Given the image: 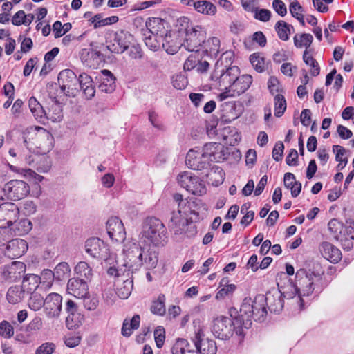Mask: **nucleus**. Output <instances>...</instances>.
<instances>
[{
    "label": "nucleus",
    "mask_w": 354,
    "mask_h": 354,
    "mask_svg": "<svg viewBox=\"0 0 354 354\" xmlns=\"http://www.w3.org/2000/svg\"><path fill=\"white\" fill-rule=\"evenodd\" d=\"M168 225L171 232H173L174 234L184 233L187 236L191 237L197 232L195 225L187 224V221L175 212H172Z\"/></svg>",
    "instance_id": "nucleus-14"
},
{
    "label": "nucleus",
    "mask_w": 354,
    "mask_h": 354,
    "mask_svg": "<svg viewBox=\"0 0 354 354\" xmlns=\"http://www.w3.org/2000/svg\"><path fill=\"white\" fill-rule=\"evenodd\" d=\"M84 321V316L80 313H73L68 314L66 318V324L69 329L79 327Z\"/></svg>",
    "instance_id": "nucleus-44"
},
{
    "label": "nucleus",
    "mask_w": 354,
    "mask_h": 354,
    "mask_svg": "<svg viewBox=\"0 0 354 354\" xmlns=\"http://www.w3.org/2000/svg\"><path fill=\"white\" fill-rule=\"evenodd\" d=\"M71 272L70 267L66 262L59 263L55 268L54 271H50V274H53L54 279L57 281H62L66 279Z\"/></svg>",
    "instance_id": "nucleus-38"
},
{
    "label": "nucleus",
    "mask_w": 354,
    "mask_h": 354,
    "mask_svg": "<svg viewBox=\"0 0 354 354\" xmlns=\"http://www.w3.org/2000/svg\"><path fill=\"white\" fill-rule=\"evenodd\" d=\"M266 306L271 313H279L283 308L284 301L281 298L280 291L273 288L266 292L264 295Z\"/></svg>",
    "instance_id": "nucleus-21"
},
{
    "label": "nucleus",
    "mask_w": 354,
    "mask_h": 354,
    "mask_svg": "<svg viewBox=\"0 0 354 354\" xmlns=\"http://www.w3.org/2000/svg\"><path fill=\"white\" fill-rule=\"evenodd\" d=\"M195 207H197V204L194 201H187L184 204H178V209L176 213L187 221L188 216H190V211Z\"/></svg>",
    "instance_id": "nucleus-47"
},
{
    "label": "nucleus",
    "mask_w": 354,
    "mask_h": 354,
    "mask_svg": "<svg viewBox=\"0 0 354 354\" xmlns=\"http://www.w3.org/2000/svg\"><path fill=\"white\" fill-rule=\"evenodd\" d=\"M240 74V69L236 66L226 67L219 70L218 62L211 75V80L216 82L215 86L218 89L230 88L236 77Z\"/></svg>",
    "instance_id": "nucleus-9"
},
{
    "label": "nucleus",
    "mask_w": 354,
    "mask_h": 354,
    "mask_svg": "<svg viewBox=\"0 0 354 354\" xmlns=\"http://www.w3.org/2000/svg\"><path fill=\"white\" fill-rule=\"evenodd\" d=\"M275 30L277 32L279 37L283 41L289 39L290 35V28H293L284 21L280 20L275 24Z\"/></svg>",
    "instance_id": "nucleus-42"
},
{
    "label": "nucleus",
    "mask_w": 354,
    "mask_h": 354,
    "mask_svg": "<svg viewBox=\"0 0 354 354\" xmlns=\"http://www.w3.org/2000/svg\"><path fill=\"white\" fill-rule=\"evenodd\" d=\"M165 21L159 17L149 18L145 22V29L150 33L164 36L167 33L165 28Z\"/></svg>",
    "instance_id": "nucleus-30"
},
{
    "label": "nucleus",
    "mask_w": 354,
    "mask_h": 354,
    "mask_svg": "<svg viewBox=\"0 0 354 354\" xmlns=\"http://www.w3.org/2000/svg\"><path fill=\"white\" fill-rule=\"evenodd\" d=\"M192 53L185 60L183 68L185 71L195 69L199 73H206L209 68V60L207 56L201 53V49H197Z\"/></svg>",
    "instance_id": "nucleus-12"
},
{
    "label": "nucleus",
    "mask_w": 354,
    "mask_h": 354,
    "mask_svg": "<svg viewBox=\"0 0 354 354\" xmlns=\"http://www.w3.org/2000/svg\"><path fill=\"white\" fill-rule=\"evenodd\" d=\"M142 239L155 246L164 245L167 242V230L162 221L156 217H147L143 224Z\"/></svg>",
    "instance_id": "nucleus-5"
},
{
    "label": "nucleus",
    "mask_w": 354,
    "mask_h": 354,
    "mask_svg": "<svg viewBox=\"0 0 354 354\" xmlns=\"http://www.w3.org/2000/svg\"><path fill=\"white\" fill-rule=\"evenodd\" d=\"M62 297L57 293H50L44 299V312L48 317H57L62 310Z\"/></svg>",
    "instance_id": "nucleus-20"
},
{
    "label": "nucleus",
    "mask_w": 354,
    "mask_h": 354,
    "mask_svg": "<svg viewBox=\"0 0 354 354\" xmlns=\"http://www.w3.org/2000/svg\"><path fill=\"white\" fill-rule=\"evenodd\" d=\"M28 106L30 111L36 118H41L44 115V110L42 106L34 97H31L28 100Z\"/></svg>",
    "instance_id": "nucleus-48"
},
{
    "label": "nucleus",
    "mask_w": 354,
    "mask_h": 354,
    "mask_svg": "<svg viewBox=\"0 0 354 354\" xmlns=\"http://www.w3.org/2000/svg\"><path fill=\"white\" fill-rule=\"evenodd\" d=\"M88 284L85 279L79 277L72 278L68 280L67 290L69 294L77 298H82L88 294Z\"/></svg>",
    "instance_id": "nucleus-24"
},
{
    "label": "nucleus",
    "mask_w": 354,
    "mask_h": 354,
    "mask_svg": "<svg viewBox=\"0 0 354 354\" xmlns=\"http://www.w3.org/2000/svg\"><path fill=\"white\" fill-rule=\"evenodd\" d=\"M124 272H127V276L129 275V272H133L144 266L147 270H151L156 267V259L153 254H149L148 259L142 260V255H145L144 247L136 243L125 245L124 249Z\"/></svg>",
    "instance_id": "nucleus-3"
},
{
    "label": "nucleus",
    "mask_w": 354,
    "mask_h": 354,
    "mask_svg": "<svg viewBox=\"0 0 354 354\" xmlns=\"http://www.w3.org/2000/svg\"><path fill=\"white\" fill-rule=\"evenodd\" d=\"M284 145L282 142H277L272 150V158L275 161H280L283 154Z\"/></svg>",
    "instance_id": "nucleus-60"
},
{
    "label": "nucleus",
    "mask_w": 354,
    "mask_h": 354,
    "mask_svg": "<svg viewBox=\"0 0 354 354\" xmlns=\"http://www.w3.org/2000/svg\"><path fill=\"white\" fill-rule=\"evenodd\" d=\"M102 77L99 88L101 91L106 93H112L115 88V77L113 74L109 70L104 69L102 71Z\"/></svg>",
    "instance_id": "nucleus-29"
},
{
    "label": "nucleus",
    "mask_w": 354,
    "mask_h": 354,
    "mask_svg": "<svg viewBox=\"0 0 354 354\" xmlns=\"http://www.w3.org/2000/svg\"><path fill=\"white\" fill-rule=\"evenodd\" d=\"M268 87L270 92L274 95V93H280L283 91L282 85L278 79L274 76H271L268 82Z\"/></svg>",
    "instance_id": "nucleus-52"
},
{
    "label": "nucleus",
    "mask_w": 354,
    "mask_h": 354,
    "mask_svg": "<svg viewBox=\"0 0 354 354\" xmlns=\"http://www.w3.org/2000/svg\"><path fill=\"white\" fill-rule=\"evenodd\" d=\"M58 84L66 95H73L74 92L78 91V78L71 69L63 70L59 73Z\"/></svg>",
    "instance_id": "nucleus-15"
},
{
    "label": "nucleus",
    "mask_w": 354,
    "mask_h": 354,
    "mask_svg": "<svg viewBox=\"0 0 354 354\" xmlns=\"http://www.w3.org/2000/svg\"><path fill=\"white\" fill-rule=\"evenodd\" d=\"M141 31L145 45L150 50L157 51L160 48L163 36L150 33L147 30L142 29Z\"/></svg>",
    "instance_id": "nucleus-31"
},
{
    "label": "nucleus",
    "mask_w": 354,
    "mask_h": 354,
    "mask_svg": "<svg viewBox=\"0 0 354 354\" xmlns=\"http://www.w3.org/2000/svg\"><path fill=\"white\" fill-rule=\"evenodd\" d=\"M236 328L237 324L234 315L230 318L221 316L213 320L212 332L215 337L227 340L232 337L234 332L236 333Z\"/></svg>",
    "instance_id": "nucleus-8"
},
{
    "label": "nucleus",
    "mask_w": 354,
    "mask_h": 354,
    "mask_svg": "<svg viewBox=\"0 0 354 354\" xmlns=\"http://www.w3.org/2000/svg\"><path fill=\"white\" fill-rule=\"evenodd\" d=\"M294 44L297 48H302L304 46L306 48L305 50H310L309 48L313 43V37L310 33H303L300 35H296L294 38Z\"/></svg>",
    "instance_id": "nucleus-39"
},
{
    "label": "nucleus",
    "mask_w": 354,
    "mask_h": 354,
    "mask_svg": "<svg viewBox=\"0 0 354 354\" xmlns=\"http://www.w3.org/2000/svg\"><path fill=\"white\" fill-rule=\"evenodd\" d=\"M319 251L324 258L333 263H337L342 257L339 249L329 242H322L319 247Z\"/></svg>",
    "instance_id": "nucleus-25"
},
{
    "label": "nucleus",
    "mask_w": 354,
    "mask_h": 354,
    "mask_svg": "<svg viewBox=\"0 0 354 354\" xmlns=\"http://www.w3.org/2000/svg\"><path fill=\"white\" fill-rule=\"evenodd\" d=\"M39 280V277L35 274H30L24 276L21 286H14L8 289L6 295L8 301L12 304L21 301L26 290L30 293L37 288Z\"/></svg>",
    "instance_id": "nucleus-7"
},
{
    "label": "nucleus",
    "mask_w": 354,
    "mask_h": 354,
    "mask_svg": "<svg viewBox=\"0 0 354 354\" xmlns=\"http://www.w3.org/2000/svg\"><path fill=\"white\" fill-rule=\"evenodd\" d=\"M35 19L33 14L26 15L24 10L17 11L12 19V23L15 26H29Z\"/></svg>",
    "instance_id": "nucleus-37"
},
{
    "label": "nucleus",
    "mask_w": 354,
    "mask_h": 354,
    "mask_svg": "<svg viewBox=\"0 0 354 354\" xmlns=\"http://www.w3.org/2000/svg\"><path fill=\"white\" fill-rule=\"evenodd\" d=\"M310 50H304L303 54V60L304 63L311 68V75L316 77L320 73V67L316 59L310 53Z\"/></svg>",
    "instance_id": "nucleus-40"
},
{
    "label": "nucleus",
    "mask_w": 354,
    "mask_h": 354,
    "mask_svg": "<svg viewBox=\"0 0 354 354\" xmlns=\"http://www.w3.org/2000/svg\"><path fill=\"white\" fill-rule=\"evenodd\" d=\"M41 132L24 133V143L27 148L35 147L39 150L41 153L49 152L53 148V137L50 132L40 128Z\"/></svg>",
    "instance_id": "nucleus-6"
},
{
    "label": "nucleus",
    "mask_w": 354,
    "mask_h": 354,
    "mask_svg": "<svg viewBox=\"0 0 354 354\" xmlns=\"http://www.w3.org/2000/svg\"><path fill=\"white\" fill-rule=\"evenodd\" d=\"M266 299L264 295H257L254 299L250 297H245L240 307L239 312L235 308L230 309V317L234 315L236 317L237 328L236 335L243 337L244 335L243 328H250L252 326V319L262 322L267 315Z\"/></svg>",
    "instance_id": "nucleus-1"
},
{
    "label": "nucleus",
    "mask_w": 354,
    "mask_h": 354,
    "mask_svg": "<svg viewBox=\"0 0 354 354\" xmlns=\"http://www.w3.org/2000/svg\"><path fill=\"white\" fill-rule=\"evenodd\" d=\"M324 272H315L301 268L295 274V286L299 291L301 306L304 305L303 296H309L315 290L319 283L322 281Z\"/></svg>",
    "instance_id": "nucleus-4"
},
{
    "label": "nucleus",
    "mask_w": 354,
    "mask_h": 354,
    "mask_svg": "<svg viewBox=\"0 0 354 354\" xmlns=\"http://www.w3.org/2000/svg\"><path fill=\"white\" fill-rule=\"evenodd\" d=\"M93 85L92 78L86 73H82L78 77V91H83L84 88H89Z\"/></svg>",
    "instance_id": "nucleus-56"
},
{
    "label": "nucleus",
    "mask_w": 354,
    "mask_h": 354,
    "mask_svg": "<svg viewBox=\"0 0 354 354\" xmlns=\"http://www.w3.org/2000/svg\"><path fill=\"white\" fill-rule=\"evenodd\" d=\"M271 17V12L267 9H255L254 18L263 22L268 21Z\"/></svg>",
    "instance_id": "nucleus-58"
},
{
    "label": "nucleus",
    "mask_w": 354,
    "mask_h": 354,
    "mask_svg": "<svg viewBox=\"0 0 354 354\" xmlns=\"http://www.w3.org/2000/svg\"><path fill=\"white\" fill-rule=\"evenodd\" d=\"M83 298L84 306L88 310H94L99 305V299L97 297H86Z\"/></svg>",
    "instance_id": "nucleus-57"
},
{
    "label": "nucleus",
    "mask_w": 354,
    "mask_h": 354,
    "mask_svg": "<svg viewBox=\"0 0 354 354\" xmlns=\"http://www.w3.org/2000/svg\"><path fill=\"white\" fill-rule=\"evenodd\" d=\"M286 164L289 166H295L298 163V153L297 150L292 149L286 158Z\"/></svg>",
    "instance_id": "nucleus-64"
},
{
    "label": "nucleus",
    "mask_w": 354,
    "mask_h": 354,
    "mask_svg": "<svg viewBox=\"0 0 354 354\" xmlns=\"http://www.w3.org/2000/svg\"><path fill=\"white\" fill-rule=\"evenodd\" d=\"M133 288V281L129 279L124 280L123 286L118 288V295L121 299H127L131 295Z\"/></svg>",
    "instance_id": "nucleus-50"
},
{
    "label": "nucleus",
    "mask_w": 354,
    "mask_h": 354,
    "mask_svg": "<svg viewBox=\"0 0 354 354\" xmlns=\"http://www.w3.org/2000/svg\"><path fill=\"white\" fill-rule=\"evenodd\" d=\"M154 339L156 346L161 348L165 340V330L162 326H158L154 330Z\"/></svg>",
    "instance_id": "nucleus-55"
},
{
    "label": "nucleus",
    "mask_w": 354,
    "mask_h": 354,
    "mask_svg": "<svg viewBox=\"0 0 354 354\" xmlns=\"http://www.w3.org/2000/svg\"><path fill=\"white\" fill-rule=\"evenodd\" d=\"M4 192L12 201L24 198L30 193V187L27 183L20 180H12L5 184Z\"/></svg>",
    "instance_id": "nucleus-13"
},
{
    "label": "nucleus",
    "mask_w": 354,
    "mask_h": 354,
    "mask_svg": "<svg viewBox=\"0 0 354 354\" xmlns=\"http://www.w3.org/2000/svg\"><path fill=\"white\" fill-rule=\"evenodd\" d=\"M352 240H354V224H344L341 236H339L338 241L342 243L344 248L350 250L353 248Z\"/></svg>",
    "instance_id": "nucleus-33"
},
{
    "label": "nucleus",
    "mask_w": 354,
    "mask_h": 354,
    "mask_svg": "<svg viewBox=\"0 0 354 354\" xmlns=\"http://www.w3.org/2000/svg\"><path fill=\"white\" fill-rule=\"evenodd\" d=\"M343 226L344 224L336 218L331 219L328 223V227L330 234L337 241H338L339 236H341Z\"/></svg>",
    "instance_id": "nucleus-46"
},
{
    "label": "nucleus",
    "mask_w": 354,
    "mask_h": 354,
    "mask_svg": "<svg viewBox=\"0 0 354 354\" xmlns=\"http://www.w3.org/2000/svg\"><path fill=\"white\" fill-rule=\"evenodd\" d=\"M205 38L206 30L201 26H187L185 28L183 46L187 50L193 52L200 48Z\"/></svg>",
    "instance_id": "nucleus-10"
},
{
    "label": "nucleus",
    "mask_w": 354,
    "mask_h": 354,
    "mask_svg": "<svg viewBox=\"0 0 354 354\" xmlns=\"http://www.w3.org/2000/svg\"><path fill=\"white\" fill-rule=\"evenodd\" d=\"M140 322V317L138 315L133 316L130 322L127 319H124L122 327V334L123 336L129 337L132 334V330H136L139 328Z\"/></svg>",
    "instance_id": "nucleus-36"
},
{
    "label": "nucleus",
    "mask_w": 354,
    "mask_h": 354,
    "mask_svg": "<svg viewBox=\"0 0 354 354\" xmlns=\"http://www.w3.org/2000/svg\"><path fill=\"white\" fill-rule=\"evenodd\" d=\"M172 84L175 88L182 90L186 87L187 81L183 75H177L172 77Z\"/></svg>",
    "instance_id": "nucleus-59"
},
{
    "label": "nucleus",
    "mask_w": 354,
    "mask_h": 354,
    "mask_svg": "<svg viewBox=\"0 0 354 354\" xmlns=\"http://www.w3.org/2000/svg\"><path fill=\"white\" fill-rule=\"evenodd\" d=\"M106 230L112 241L122 242L126 239L123 223L118 217H111L107 221Z\"/></svg>",
    "instance_id": "nucleus-19"
},
{
    "label": "nucleus",
    "mask_w": 354,
    "mask_h": 354,
    "mask_svg": "<svg viewBox=\"0 0 354 354\" xmlns=\"http://www.w3.org/2000/svg\"><path fill=\"white\" fill-rule=\"evenodd\" d=\"M178 183L194 195L202 196L206 193V187L198 177L185 171L178 176Z\"/></svg>",
    "instance_id": "nucleus-11"
},
{
    "label": "nucleus",
    "mask_w": 354,
    "mask_h": 354,
    "mask_svg": "<svg viewBox=\"0 0 354 354\" xmlns=\"http://www.w3.org/2000/svg\"><path fill=\"white\" fill-rule=\"evenodd\" d=\"M20 266V268H24V264L19 262H13L10 266H6L3 267L2 274L6 279H12L15 274L17 266Z\"/></svg>",
    "instance_id": "nucleus-51"
},
{
    "label": "nucleus",
    "mask_w": 354,
    "mask_h": 354,
    "mask_svg": "<svg viewBox=\"0 0 354 354\" xmlns=\"http://www.w3.org/2000/svg\"><path fill=\"white\" fill-rule=\"evenodd\" d=\"M85 250L86 253L92 257L104 260H106L109 250L108 245L97 237L86 240Z\"/></svg>",
    "instance_id": "nucleus-16"
},
{
    "label": "nucleus",
    "mask_w": 354,
    "mask_h": 354,
    "mask_svg": "<svg viewBox=\"0 0 354 354\" xmlns=\"http://www.w3.org/2000/svg\"><path fill=\"white\" fill-rule=\"evenodd\" d=\"M250 61L254 68L259 73L265 70V59L260 53H253L250 56Z\"/></svg>",
    "instance_id": "nucleus-49"
},
{
    "label": "nucleus",
    "mask_w": 354,
    "mask_h": 354,
    "mask_svg": "<svg viewBox=\"0 0 354 354\" xmlns=\"http://www.w3.org/2000/svg\"><path fill=\"white\" fill-rule=\"evenodd\" d=\"M194 9L199 13L206 15H214L216 12V7L210 1H198L194 2Z\"/></svg>",
    "instance_id": "nucleus-35"
},
{
    "label": "nucleus",
    "mask_w": 354,
    "mask_h": 354,
    "mask_svg": "<svg viewBox=\"0 0 354 354\" xmlns=\"http://www.w3.org/2000/svg\"><path fill=\"white\" fill-rule=\"evenodd\" d=\"M236 289V286L234 284H230L224 286L221 288L216 295V299H223L230 293H232Z\"/></svg>",
    "instance_id": "nucleus-62"
},
{
    "label": "nucleus",
    "mask_w": 354,
    "mask_h": 354,
    "mask_svg": "<svg viewBox=\"0 0 354 354\" xmlns=\"http://www.w3.org/2000/svg\"><path fill=\"white\" fill-rule=\"evenodd\" d=\"M284 186L291 191V195L293 198L299 196L301 190V183L297 181L295 176L290 172L286 173L283 179Z\"/></svg>",
    "instance_id": "nucleus-32"
},
{
    "label": "nucleus",
    "mask_w": 354,
    "mask_h": 354,
    "mask_svg": "<svg viewBox=\"0 0 354 354\" xmlns=\"http://www.w3.org/2000/svg\"><path fill=\"white\" fill-rule=\"evenodd\" d=\"M172 354H198L191 348L190 344L185 339L178 338L171 348Z\"/></svg>",
    "instance_id": "nucleus-34"
},
{
    "label": "nucleus",
    "mask_w": 354,
    "mask_h": 354,
    "mask_svg": "<svg viewBox=\"0 0 354 354\" xmlns=\"http://www.w3.org/2000/svg\"><path fill=\"white\" fill-rule=\"evenodd\" d=\"M54 350V344L44 343L37 348L35 354H52Z\"/></svg>",
    "instance_id": "nucleus-63"
},
{
    "label": "nucleus",
    "mask_w": 354,
    "mask_h": 354,
    "mask_svg": "<svg viewBox=\"0 0 354 354\" xmlns=\"http://www.w3.org/2000/svg\"><path fill=\"white\" fill-rule=\"evenodd\" d=\"M225 148L217 142L206 143L202 149H190L186 156L187 166L194 170L208 169L212 162H221L226 159Z\"/></svg>",
    "instance_id": "nucleus-2"
},
{
    "label": "nucleus",
    "mask_w": 354,
    "mask_h": 354,
    "mask_svg": "<svg viewBox=\"0 0 354 354\" xmlns=\"http://www.w3.org/2000/svg\"><path fill=\"white\" fill-rule=\"evenodd\" d=\"M14 335L12 326L6 320L0 323V335L5 338H10Z\"/></svg>",
    "instance_id": "nucleus-53"
},
{
    "label": "nucleus",
    "mask_w": 354,
    "mask_h": 354,
    "mask_svg": "<svg viewBox=\"0 0 354 354\" xmlns=\"http://www.w3.org/2000/svg\"><path fill=\"white\" fill-rule=\"evenodd\" d=\"M274 115L281 117L286 109V101L284 96L278 93L274 97Z\"/></svg>",
    "instance_id": "nucleus-45"
},
{
    "label": "nucleus",
    "mask_w": 354,
    "mask_h": 354,
    "mask_svg": "<svg viewBox=\"0 0 354 354\" xmlns=\"http://www.w3.org/2000/svg\"><path fill=\"white\" fill-rule=\"evenodd\" d=\"M165 295L160 294L156 300L153 301L150 310L151 313L156 315L162 316L166 313L165 308Z\"/></svg>",
    "instance_id": "nucleus-41"
},
{
    "label": "nucleus",
    "mask_w": 354,
    "mask_h": 354,
    "mask_svg": "<svg viewBox=\"0 0 354 354\" xmlns=\"http://www.w3.org/2000/svg\"><path fill=\"white\" fill-rule=\"evenodd\" d=\"M277 277H279L280 279L283 277L284 279L287 281V284L283 285L281 281H277V283L278 287L277 290L280 291L283 299V298L289 299L293 298L296 295H299V291H297V287L290 281V279L286 275V273L281 272L280 274L277 275Z\"/></svg>",
    "instance_id": "nucleus-27"
},
{
    "label": "nucleus",
    "mask_w": 354,
    "mask_h": 354,
    "mask_svg": "<svg viewBox=\"0 0 354 354\" xmlns=\"http://www.w3.org/2000/svg\"><path fill=\"white\" fill-rule=\"evenodd\" d=\"M28 306L30 309L37 311L39 310L41 306L44 307V300L40 295H35L30 298Z\"/></svg>",
    "instance_id": "nucleus-54"
},
{
    "label": "nucleus",
    "mask_w": 354,
    "mask_h": 354,
    "mask_svg": "<svg viewBox=\"0 0 354 354\" xmlns=\"http://www.w3.org/2000/svg\"><path fill=\"white\" fill-rule=\"evenodd\" d=\"M198 49H201V53L212 59L219 53L220 40L216 37H210L207 40L204 39Z\"/></svg>",
    "instance_id": "nucleus-26"
},
{
    "label": "nucleus",
    "mask_w": 354,
    "mask_h": 354,
    "mask_svg": "<svg viewBox=\"0 0 354 354\" xmlns=\"http://www.w3.org/2000/svg\"><path fill=\"white\" fill-rule=\"evenodd\" d=\"M28 248L27 242L21 239H14L8 241L6 254L10 259L20 257L26 252Z\"/></svg>",
    "instance_id": "nucleus-22"
},
{
    "label": "nucleus",
    "mask_w": 354,
    "mask_h": 354,
    "mask_svg": "<svg viewBox=\"0 0 354 354\" xmlns=\"http://www.w3.org/2000/svg\"><path fill=\"white\" fill-rule=\"evenodd\" d=\"M203 337L204 333L202 329L199 328L195 333V335L192 339L197 353L201 354H216L217 346L215 341L209 338L203 339Z\"/></svg>",
    "instance_id": "nucleus-18"
},
{
    "label": "nucleus",
    "mask_w": 354,
    "mask_h": 354,
    "mask_svg": "<svg viewBox=\"0 0 354 354\" xmlns=\"http://www.w3.org/2000/svg\"><path fill=\"white\" fill-rule=\"evenodd\" d=\"M75 272L77 277H84L86 280H90L92 277V269L85 261L79 262L75 267Z\"/></svg>",
    "instance_id": "nucleus-43"
},
{
    "label": "nucleus",
    "mask_w": 354,
    "mask_h": 354,
    "mask_svg": "<svg viewBox=\"0 0 354 354\" xmlns=\"http://www.w3.org/2000/svg\"><path fill=\"white\" fill-rule=\"evenodd\" d=\"M252 77L250 75H238L232 84L231 91L236 96H239L244 93L252 83Z\"/></svg>",
    "instance_id": "nucleus-28"
},
{
    "label": "nucleus",
    "mask_w": 354,
    "mask_h": 354,
    "mask_svg": "<svg viewBox=\"0 0 354 354\" xmlns=\"http://www.w3.org/2000/svg\"><path fill=\"white\" fill-rule=\"evenodd\" d=\"M183 46L178 33L175 32H167L162 37V47L170 55L176 54L180 47Z\"/></svg>",
    "instance_id": "nucleus-23"
},
{
    "label": "nucleus",
    "mask_w": 354,
    "mask_h": 354,
    "mask_svg": "<svg viewBox=\"0 0 354 354\" xmlns=\"http://www.w3.org/2000/svg\"><path fill=\"white\" fill-rule=\"evenodd\" d=\"M131 35L128 32L120 30L114 33L113 39L111 40L110 44L107 45L106 48L109 51L113 53H122L129 46L131 41L129 39Z\"/></svg>",
    "instance_id": "nucleus-17"
},
{
    "label": "nucleus",
    "mask_w": 354,
    "mask_h": 354,
    "mask_svg": "<svg viewBox=\"0 0 354 354\" xmlns=\"http://www.w3.org/2000/svg\"><path fill=\"white\" fill-rule=\"evenodd\" d=\"M272 8L281 17L285 16L287 13L286 6L281 0H274L272 1Z\"/></svg>",
    "instance_id": "nucleus-61"
}]
</instances>
